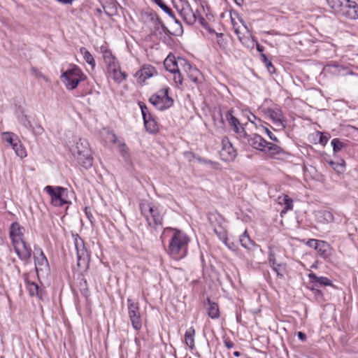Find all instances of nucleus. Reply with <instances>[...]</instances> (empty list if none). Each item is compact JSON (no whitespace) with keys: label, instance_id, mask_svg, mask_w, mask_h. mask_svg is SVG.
I'll list each match as a JSON object with an SVG mask.
<instances>
[{"label":"nucleus","instance_id":"nucleus-1","mask_svg":"<svg viewBox=\"0 0 358 358\" xmlns=\"http://www.w3.org/2000/svg\"><path fill=\"white\" fill-rule=\"evenodd\" d=\"M173 233L169 245V254L176 259L184 258L187 253V245L189 241L187 236L180 230L171 229Z\"/></svg>","mask_w":358,"mask_h":358},{"label":"nucleus","instance_id":"nucleus-2","mask_svg":"<svg viewBox=\"0 0 358 358\" xmlns=\"http://www.w3.org/2000/svg\"><path fill=\"white\" fill-rule=\"evenodd\" d=\"M70 152L84 168L89 169L92 166L93 157L89 143L86 139H78L70 147Z\"/></svg>","mask_w":358,"mask_h":358},{"label":"nucleus","instance_id":"nucleus-3","mask_svg":"<svg viewBox=\"0 0 358 358\" xmlns=\"http://www.w3.org/2000/svg\"><path fill=\"white\" fill-rule=\"evenodd\" d=\"M332 11L350 20L358 19V5L350 0H327Z\"/></svg>","mask_w":358,"mask_h":358},{"label":"nucleus","instance_id":"nucleus-4","mask_svg":"<svg viewBox=\"0 0 358 358\" xmlns=\"http://www.w3.org/2000/svg\"><path fill=\"white\" fill-rule=\"evenodd\" d=\"M140 208L150 227L155 229L162 227L164 212L161 207L144 201L140 204Z\"/></svg>","mask_w":358,"mask_h":358},{"label":"nucleus","instance_id":"nucleus-5","mask_svg":"<svg viewBox=\"0 0 358 358\" xmlns=\"http://www.w3.org/2000/svg\"><path fill=\"white\" fill-rule=\"evenodd\" d=\"M173 3L180 15L187 24H193L198 20L202 26H206L205 19L198 11H193L187 0H173Z\"/></svg>","mask_w":358,"mask_h":358},{"label":"nucleus","instance_id":"nucleus-6","mask_svg":"<svg viewBox=\"0 0 358 358\" xmlns=\"http://www.w3.org/2000/svg\"><path fill=\"white\" fill-rule=\"evenodd\" d=\"M62 78L66 87L72 90L78 87L80 82L85 80L86 76L78 66H75L63 73Z\"/></svg>","mask_w":358,"mask_h":358},{"label":"nucleus","instance_id":"nucleus-7","mask_svg":"<svg viewBox=\"0 0 358 358\" xmlns=\"http://www.w3.org/2000/svg\"><path fill=\"white\" fill-rule=\"evenodd\" d=\"M149 101L157 109L164 110L169 108L173 103V99L169 96V88L165 87L151 96Z\"/></svg>","mask_w":358,"mask_h":358},{"label":"nucleus","instance_id":"nucleus-8","mask_svg":"<svg viewBox=\"0 0 358 358\" xmlns=\"http://www.w3.org/2000/svg\"><path fill=\"white\" fill-rule=\"evenodd\" d=\"M45 191L49 194L51 203L55 206H62L64 204L68 203V190L62 187L46 186Z\"/></svg>","mask_w":358,"mask_h":358},{"label":"nucleus","instance_id":"nucleus-9","mask_svg":"<svg viewBox=\"0 0 358 358\" xmlns=\"http://www.w3.org/2000/svg\"><path fill=\"white\" fill-rule=\"evenodd\" d=\"M127 308L129 320L132 327L138 331L142 327V319L139 310V304L131 299H127Z\"/></svg>","mask_w":358,"mask_h":358},{"label":"nucleus","instance_id":"nucleus-10","mask_svg":"<svg viewBox=\"0 0 358 358\" xmlns=\"http://www.w3.org/2000/svg\"><path fill=\"white\" fill-rule=\"evenodd\" d=\"M75 248L77 254V266L80 269H87L90 264V255L80 238L75 239Z\"/></svg>","mask_w":358,"mask_h":358},{"label":"nucleus","instance_id":"nucleus-11","mask_svg":"<svg viewBox=\"0 0 358 358\" xmlns=\"http://www.w3.org/2000/svg\"><path fill=\"white\" fill-rule=\"evenodd\" d=\"M265 114L272 120L278 130H283L285 128V120L280 108H268L265 110Z\"/></svg>","mask_w":358,"mask_h":358},{"label":"nucleus","instance_id":"nucleus-12","mask_svg":"<svg viewBox=\"0 0 358 358\" xmlns=\"http://www.w3.org/2000/svg\"><path fill=\"white\" fill-rule=\"evenodd\" d=\"M157 75L156 69L150 64L143 65L134 75L136 82L143 85L145 81Z\"/></svg>","mask_w":358,"mask_h":358},{"label":"nucleus","instance_id":"nucleus-13","mask_svg":"<svg viewBox=\"0 0 358 358\" xmlns=\"http://www.w3.org/2000/svg\"><path fill=\"white\" fill-rule=\"evenodd\" d=\"M226 120L234 131L239 138H246L247 133L240 121L233 115L232 110H229L225 114Z\"/></svg>","mask_w":358,"mask_h":358},{"label":"nucleus","instance_id":"nucleus-14","mask_svg":"<svg viewBox=\"0 0 358 358\" xmlns=\"http://www.w3.org/2000/svg\"><path fill=\"white\" fill-rule=\"evenodd\" d=\"M236 156V150L229 141V138L224 137L222 140V149L220 150V157L224 161H231Z\"/></svg>","mask_w":358,"mask_h":358},{"label":"nucleus","instance_id":"nucleus-15","mask_svg":"<svg viewBox=\"0 0 358 358\" xmlns=\"http://www.w3.org/2000/svg\"><path fill=\"white\" fill-rule=\"evenodd\" d=\"M13 248L18 257L24 262L29 260L31 256V249L26 244L24 241L17 242L13 244Z\"/></svg>","mask_w":358,"mask_h":358},{"label":"nucleus","instance_id":"nucleus-16","mask_svg":"<svg viewBox=\"0 0 358 358\" xmlns=\"http://www.w3.org/2000/svg\"><path fill=\"white\" fill-rule=\"evenodd\" d=\"M100 50L108 70L113 69V67H117V66L119 65L117 58L106 47L101 46Z\"/></svg>","mask_w":358,"mask_h":358},{"label":"nucleus","instance_id":"nucleus-17","mask_svg":"<svg viewBox=\"0 0 358 358\" xmlns=\"http://www.w3.org/2000/svg\"><path fill=\"white\" fill-rule=\"evenodd\" d=\"M24 228L22 227L17 222H14L10 227V237L12 240L13 244L24 241L23 239Z\"/></svg>","mask_w":358,"mask_h":358},{"label":"nucleus","instance_id":"nucleus-18","mask_svg":"<svg viewBox=\"0 0 358 358\" xmlns=\"http://www.w3.org/2000/svg\"><path fill=\"white\" fill-rule=\"evenodd\" d=\"M180 62L184 63L185 70L187 71V76L192 81L196 83L201 82L200 73L196 68L193 67L185 60H180Z\"/></svg>","mask_w":358,"mask_h":358},{"label":"nucleus","instance_id":"nucleus-19","mask_svg":"<svg viewBox=\"0 0 358 358\" xmlns=\"http://www.w3.org/2000/svg\"><path fill=\"white\" fill-rule=\"evenodd\" d=\"M315 220L322 224H327L334 221L333 214L327 210H319L315 213Z\"/></svg>","mask_w":358,"mask_h":358},{"label":"nucleus","instance_id":"nucleus-20","mask_svg":"<svg viewBox=\"0 0 358 358\" xmlns=\"http://www.w3.org/2000/svg\"><path fill=\"white\" fill-rule=\"evenodd\" d=\"M248 143L255 149L263 152L265 145H266V141L260 135L253 134L249 138Z\"/></svg>","mask_w":358,"mask_h":358},{"label":"nucleus","instance_id":"nucleus-21","mask_svg":"<svg viewBox=\"0 0 358 358\" xmlns=\"http://www.w3.org/2000/svg\"><path fill=\"white\" fill-rule=\"evenodd\" d=\"M34 264L37 271L38 270L42 271L48 267V260L41 250H38V251L34 254Z\"/></svg>","mask_w":358,"mask_h":358},{"label":"nucleus","instance_id":"nucleus-22","mask_svg":"<svg viewBox=\"0 0 358 358\" xmlns=\"http://www.w3.org/2000/svg\"><path fill=\"white\" fill-rule=\"evenodd\" d=\"M263 152L270 157H275L276 155L282 153L283 150L280 146L266 141Z\"/></svg>","mask_w":358,"mask_h":358},{"label":"nucleus","instance_id":"nucleus-23","mask_svg":"<svg viewBox=\"0 0 358 358\" xmlns=\"http://www.w3.org/2000/svg\"><path fill=\"white\" fill-rule=\"evenodd\" d=\"M181 59H179L178 61H176L174 57H171L169 56L164 62V66L166 69L171 73H176V71H178V64L180 63L181 65L184 64V63H181L180 61Z\"/></svg>","mask_w":358,"mask_h":358},{"label":"nucleus","instance_id":"nucleus-24","mask_svg":"<svg viewBox=\"0 0 358 358\" xmlns=\"http://www.w3.org/2000/svg\"><path fill=\"white\" fill-rule=\"evenodd\" d=\"M108 73L112 74L113 79L117 83H122L127 78V74L120 69V64L108 70Z\"/></svg>","mask_w":358,"mask_h":358},{"label":"nucleus","instance_id":"nucleus-25","mask_svg":"<svg viewBox=\"0 0 358 358\" xmlns=\"http://www.w3.org/2000/svg\"><path fill=\"white\" fill-rule=\"evenodd\" d=\"M315 250H317L320 256L323 258H327L329 256V245L323 241H318L316 245H315Z\"/></svg>","mask_w":358,"mask_h":358},{"label":"nucleus","instance_id":"nucleus-26","mask_svg":"<svg viewBox=\"0 0 358 358\" xmlns=\"http://www.w3.org/2000/svg\"><path fill=\"white\" fill-rule=\"evenodd\" d=\"M309 278L316 286H329L331 285V280L326 277H317L314 273L308 274Z\"/></svg>","mask_w":358,"mask_h":358},{"label":"nucleus","instance_id":"nucleus-27","mask_svg":"<svg viewBox=\"0 0 358 358\" xmlns=\"http://www.w3.org/2000/svg\"><path fill=\"white\" fill-rule=\"evenodd\" d=\"M194 335L195 330L191 327H189L185 334V344L191 349L194 348Z\"/></svg>","mask_w":358,"mask_h":358},{"label":"nucleus","instance_id":"nucleus-28","mask_svg":"<svg viewBox=\"0 0 358 358\" xmlns=\"http://www.w3.org/2000/svg\"><path fill=\"white\" fill-rule=\"evenodd\" d=\"M143 120L147 131L150 133H155L158 130L157 122L154 120L152 115H148V117H145Z\"/></svg>","mask_w":358,"mask_h":358},{"label":"nucleus","instance_id":"nucleus-29","mask_svg":"<svg viewBox=\"0 0 358 358\" xmlns=\"http://www.w3.org/2000/svg\"><path fill=\"white\" fill-rule=\"evenodd\" d=\"M324 69H325V71L329 72L330 73L334 74V75H342V74H343V71L346 70V69L345 67H343V66H340L335 63L328 64L324 67Z\"/></svg>","mask_w":358,"mask_h":358},{"label":"nucleus","instance_id":"nucleus-30","mask_svg":"<svg viewBox=\"0 0 358 358\" xmlns=\"http://www.w3.org/2000/svg\"><path fill=\"white\" fill-rule=\"evenodd\" d=\"M239 241L241 245L248 250H252V247L254 246V243L250 239L246 230L240 236Z\"/></svg>","mask_w":358,"mask_h":358},{"label":"nucleus","instance_id":"nucleus-31","mask_svg":"<svg viewBox=\"0 0 358 358\" xmlns=\"http://www.w3.org/2000/svg\"><path fill=\"white\" fill-rule=\"evenodd\" d=\"M208 315L213 318L216 319L219 317L220 316V311L219 308L217 303L214 302H211L210 300H208Z\"/></svg>","mask_w":358,"mask_h":358},{"label":"nucleus","instance_id":"nucleus-32","mask_svg":"<svg viewBox=\"0 0 358 358\" xmlns=\"http://www.w3.org/2000/svg\"><path fill=\"white\" fill-rule=\"evenodd\" d=\"M80 52L83 56L85 61L92 68H94L96 62L92 54L84 47L80 49Z\"/></svg>","mask_w":358,"mask_h":358},{"label":"nucleus","instance_id":"nucleus-33","mask_svg":"<svg viewBox=\"0 0 358 358\" xmlns=\"http://www.w3.org/2000/svg\"><path fill=\"white\" fill-rule=\"evenodd\" d=\"M278 202L279 204H285V210H292L293 208V201L287 194H282L278 197Z\"/></svg>","mask_w":358,"mask_h":358},{"label":"nucleus","instance_id":"nucleus-34","mask_svg":"<svg viewBox=\"0 0 358 358\" xmlns=\"http://www.w3.org/2000/svg\"><path fill=\"white\" fill-rule=\"evenodd\" d=\"M15 154L21 158L26 157V150L19 141H16L12 146Z\"/></svg>","mask_w":358,"mask_h":358},{"label":"nucleus","instance_id":"nucleus-35","mask_svg":"<svg viewBox=\"0 0 358 358\" xmlns=\"http://www.w3.org/2000/svg\"><path fill=\"white\" fill-rule=\"evenodd\" d=\"M331 143L335 152L341 151L345 145V143L340 141L338 138H334Z\"/></svg>","mask_w":358,"mask_h":358},{"label":"nucleus","instance_id":"nucleus-36","mask_svg":"<svg viewBox=\"0 0 358 358\" xmlns=\"http://www.w3.org/2000/svg\"><path fill=\"white\" fill-rule=\"evenodd\" d=\"M261 57L262 59L263 62L265 64L268 72L271 73H275V68L272 62L268 59L266 55H264V53L261 54Z\"/></svg>","mask_w":358,"mask_h":358},{"label":"nucleus","instance_id":"nucleus-37","mask_svg":"<svg viewBox=\"0 0 358 358\" xmlns=\"http://www.w3.org/2000/svg\"><path fill=\"white\" fill-rule=\"evenodd\" d=\"M1 138L3 141L8 143L11 146L16 142L13 140L11 132H3Z\"/></svg>","mask_w":358,"mask_h":358},{"label":"nucleus","instance_id":"nucleus-38","mask_svg":"<svg viewBox=\"0 0 358 358\" xmlns=\"http://www.w3.org/2000/svg\"><path fill=\"white\" fill-rule=\"evenodd\" d=\"M262 129L264 133L266 134V135L271 141L277 143L279 141L277 137L270 131V129L268 127L265 126H262Z\"/></svg>","mask_w":358,"mask_h":358},{"label":"nucleus","instance_id":"nucleus-39","mask_svg":"<svg viewBox=\"0 0 358 358\" xmlns=\"http://www.w3.org/2000/svg\"><path fill=\"white\" fill-rule=\"evenodd\" d=\"M155 2L166 13L171 15V10L162 1V0H154Z\"/></svg>","mask_w":358,"mask_h":358},{"label":"nucleus","instance_id":"nucleus-40","mask_svg":"<svg viewBox=\"0 0 358 358\" xmlns=\"http://www.w3.org/2000/svg\"><path fill=\"white\" fill-rule=\"evenodd\" d=\"M38 286L36 283H31L29 285V290L31 295L38 294Z\"/></svg>","mask_w":358,"mask_h":358},{"label":"nucleus","instance_id":"nucleus-41","mask_svg":"<svg viewBox=\"0 0 358 358\" xmlns=\"http://www.w3.org/2000/svg\"><path fill=\"white\" fill-rule=\"evenodd\" d=\"M120 152L123 157L127 159L129 157L128 149L124 143L120 144Z\"/></svg>","mask_w":358,"mask_h":358},{"label":"nucleus","instance_id":"nucleus-42","mask_svg":"<svg viewBox=\"0 0 358 358\" xmlns=\"http://www.w3.org/2000/svg\"><path fill=\"white\" fill-rule=\"evenodd\" d=\"M330 164H331V167L337 172L341 173V172L344 171V166H343V164H338V163H335L334 162H331Z\"/></svg>","mask_w":358,"mask_h":358},{"label":"nucleus","instance_id":"nucleus-43","mask_svg":"<svg viewBox=\"0 0 358 358\" xmlns=\"http://www.w3.org/2000/svg\"><path fill=\"white\" fill-rule=\"evenodd\" d=\"M173 73V80L174 82L177 84V85H181L182 83V76L180 73V71H176V73Z\"/></svg>","mask_w":358,"mask_h":358},{"label":"nucleus","instance_id":"nucleus-44","mask_svg":"<svg viewBox=\"0 0 358 358\" xmlns=\"http://www.w3.org/2000/svg\"><path fill=\"white\" fill-rule=\"evenodd\" d=\"M30 130L36 135H41L44 131L43 128L41 125H36L35 127L32 126Z\"/></svg>","mask_w":358,"mask_h":358},{"label":"nucleus","instance_id":"nucleus-45","mask_svg":"<svg viewBox=\"0 0 358 358\" xmlns=\"http://www.w3.org/2000/svg\"><path fill=\"white\" fill-rule=\"evenodd\" d=\"M282 266L281 264H276L275 266H273V269L276 272L278 276L280 278H283V273L282 269Z\"/></svg>","mask_w":358,"mask_h":358},{"label":"nucleus","instance_id":"nucleus-46","mask_svg":"<svg viewBox=\"0 0 358 358\" xmlns=\"http://www.w3.org/2000/svg\"><path fill=\"white\" fill-rule=\"evenodd\" d=\"M140 107H141V113H142V115H143V119L145 118V117H148V115H151V114L148 111V107L145 105L140 104Z\"/></svg>","mask_w":358,"mask_h":358},{"label":"nucleus","instance_id":"nucleus-47","mask_svg":"<svg viewBox=\"0 0 358 358\" xmlns=\"http://www.w3.org/2000/svg\"><path fill=\"white\" fill-rule=\"evenodd\" d=\"M20 122L28 129H31L32 127V124L29 122V120L27 118V117H24L20 120Z\"/></svg>","mask_w":358,"mask_h":358},{"label":"nucleus","instance_id":"nucleus-48","mask_svg":"<svg viewBox=\"0 0 358 358\" xmlns=\"http://www.w3.org/2000/svg\"><path fill=\"white\" fill-rule=\"evenodd\" d=\"M317 136H319V142L321 145H324L328 141V138L322 134L321 132H317Z\"/></svg>","mask_w":358,"mask_h":358},{"label":"nucleus","instance_id":"nucleus-49","mask_svg":"<svg viewBox=\"0 0 358 358\" xmlns=\"http://www.w3.org/2000/svg\"><path fill=\"white\" fill-rule=\"evenodd\" d=\"M268 261H269V263L271 264L272 267L277 264L275 263V255L273 252H271L269 253Z\"/></svg>","mask_w":358,"mask_h":358},{"label":"nucleus","instance_id":"nucleus-50","mask_svg":"<svg viewBox=\"0 0 358 358\" xmlns=\"http://www.w3.org/2000/svg\"><path fill=\"white\" fill-rule=\"evenodd\" d=\"M251 38H252V42L255 43V44H256L257 51L261 52V54H262L264 48L263 46L260 45L259 44V43L253 37L251 36Z\"/></svg>","mask_w":358,"mask_h":358},{"label":"nucleus","instance_id":"nucleus-51","mask_svg":"<svg viewBox=\"0 0 358 358\" xmlns=\"http://www.w3.org/2000/svg\"><path fill=\"white\" fill-rule=\"evenodd\" d=\"M318 242V240H316V239H309L307 242H306V245L310 248H313L315 249V245H317Z\"/></svg>","mask_w":358,"mask_h":358},{"label":"nucleus","instance_id":"nucleus-52","mask_svg":"<svg viewBox=\"0 0 358 358\" xmlns=\"http://www.w3.org/2000/svg\"><path fill=\"white\" fill-rule=\"evenodd\" d=\"M216 36L217 38V43L220 46H223L224 44H223L222 34H216Z\"/></svg>","mask_w":358,"mask_h":358},{"label":"nucleus","instance_id":"nucleus-53","mask_svg":"<svg viewBox=\"0 0 358 358\" xmlns=\"http://www.w3.org/2000/svg\"><path fill=\"white\" fill-rule=\"evenodd\" d=\"M297 336H298V338L302 341H305L306 339V336L304 333L301 332V331H299L297 333Z\"/></svg>","mask_w":358,"mask_h":358},{"label":"nucleus","instance_id":"nucleus-54","mask_svg":"<svg viewBox=\"0 0 358 358\" xmlns=\"http://www.w3.org/2000/svg\"><path fill=\"white\" fill-rule=\"evenodd\" d=\"M224 343L225 347L228 349H231L234 347V343L232 342H231L230 341L225 340Z\"/></svg>","mask_w":358,"mask_h":358},{"label":"nucleus","instance_id":"nucleus-55","mask_svg":"<svg viewBox=\"0 0 358 358\" xmlns=\"http://www.w3.org/2000/svg\"><path fill=\"white\" fill-rule=\"evenodd\" d=\"M257 119V117L255 115H254L253 114L251 115V117H248L249 121L254 124H255V120Z\"/></svg>","mask_w":358,"mask_h":358},{"label":"nucleus","instance_id":"nucleus-56","mask_svg":"<svg viewBox=\"0 0 358 358\" xmlns=\"http://www.w3.org/2000/svg\"><path fill=\"white\" fill-rule=\"evenodd\" d=\"M235 32L237 34L238 39L243 43L244 42L243 41L241 36L239 35V31L237 29H235Z\"/></svg>","mask_w":358,"mask_h":358},{"label":"nucleus","instance_id":"nucleus-57","mask_svg":"<svg viewBox=\"0 0 358 358\" xmlns=\"http://www.w3.org/2000/svg\"><path fill=\"white\" fill-rule=\"evenodd\" d=\"M198 160L199 162H201V163H207L208 162L206 160L201 159V158H199Z\"/></svg>","mask_w":358,"mask_h":358},{"label":"nucleus","instance_id":"nucleus-58","mask_svg":"<svg viewBox=\"0 0 358 358\" xmlns=\"http://www.w3.org/2000/svg\"><path fill=\"white\" fill-rule=\"evenodd\" d=\"M234 355L236 356V357H239L240 356V352H238V351H236L234 352Z\"/></svg>","mask_w":358,"mask_h":358},{"label":"nucleus","instance_id":"nucleus-59","mask_svg":"<svg viewBox=\"0 0 358 358\" xmlns=\"http://www.w3.org/2000/svg\"><path fill=\"white\" fill-rule=\"evenodd\" d=\"M238 4H240L241 2L243 1V0H234Z\"/></svg>","mask_w":358,"mask_h":358},{"label":"nucleus","instance_id":"nucleus-60","mask_svg":"<svg viewBox=\"0 0 358 358\" xmlns=\"http://www.w3.org/2000/svg\"><path fill=\"white\" fill-rule=\"evenodd\" d=\"M135 343L138 345L139 341L136 338H135Z\"/></svg>","mask_w":358,"mask_h":358},{"label":"nucleus","instance_id":"nucleus-61","mask_svg":"<svg viewBox=\"0 0 358 358\" xmlns=\"http://www.w3.org/2000/svg\"><path fill=\"white\" fill-rule=\"evenodd\" d=\"M113 137H114V140H113V141H114V142H116V140H117L116 136H114Z\"/></svg>","mask_w":358,"mask_h":358},{"label":"nucleus","instance_id":"nucleus-62","mask_svg":"<svg viewBox=\"0 0 358 358\" xmlns=\"http://www.w3.org/2000/svg\"><path fill=\"white\" fill-rule=\"evenodd\" d=\"M244 27H245V29L248 31H248V27H247V26H244Z\"/></svg>","mask_w":358,"mask_h":358},{"label":"nucleus","instance_id":"nucleus-63","mask_svg":"<svg viewBox=\"0 0 358 358\" xmlns=\"http://www.w3.org/2000/svg\"><path fill=\"white\" fill-rule=\"evenodd\" d=\"M215 233L217 234V231L216 229H214Z\"/></svg>","mask_w":358,"mask_h":358},{"label":"nucleus","instance_id":"nucleus-64","mask_svg":"<svg viewBox=\"0 0 358 358\" xmlns=\"http://www.w3.org/2000/svg\"><path fill=\"white\" fill-rule=\"evenodd\" d=\"M189 358H191V357H189Z\"/></svg>","mask_w":358,"mask_h":358}]
</instances>
